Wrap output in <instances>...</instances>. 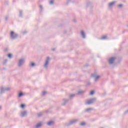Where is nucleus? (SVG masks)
<instances>
[{"label": "nucleus", "mask_w": 128, "mask_h": 128, "mask_svg": "<svg viewBox=\"0 0 128 128\" xmlns=\"http://www.w3.org/2000/svg\"><path fill=\"white\" fill-rule=\"evenodd\" d=\"M0 110H2V106H0Z\"/></svg>", "instance_id": "nucleus-43"}, {"label": "nucleus", "mask_w": 128, "mask_h": 128, "mask_svg": "<svg viewBox=\"0 0 128 128\" xmlns=\"http://www.w3.org/2000/svg\"><path fill=\"white\" fill-rule=\"evenodd\" d=\"M24 62H25L24 58H20L18 62V68H21V66H22V64H24Z\"/></svg>", "instance_id": "nucleus-6"}, {"label": "nucleus", "mask_w": 128, "mask_h": 128, "mask_svg": "<svg viewBox=\"0 0 128 128\" xmlns=\"http://www.w3.org/2000/svg\"><path fill=\"white\" fill-rule=\"evenodd\" d=\"M40 10H43L42 6L40 5Z\"/></svg>", "instance_id": "nucleus-37"}, {"label": "nucleus", "mask_w": 128, "mask_h": 128, "mask_svg": "<svg viewBox=\"0 0 128 128\" xmlns=\"http://www.w3.org/2000/svg\"><path fill=\"white\" fill-rule=\"evenodd\" d=\"M86 66H88V65H86Z\"/></svg>", "instance_id": "nucleus-44"}, {"label": "nucleus", "mask_w": 128, "mask_h": 128, "mask_svg": "<svg viewBox=\"0 0 128 128\" xmlns=\"http://www.w3.org/2000/svg\"><path fill=\"white\" fill-rule=\"evenodd\" d=\"M42 123H38L35 126V128H40L42 127Z\"/></svg>", "instance_id": "nucleus-19"}, {"label": "nucleus", "mask_w": 128, "mask_h": 128, "mask_svg": "<svg viewBox=\"0 0 128 128\" xmlns=\"http://www.w3.org/2000/svg\"><path fill=\"white\" fill-rule=\"evenodd\" d=\"M8 62V59H6L4 60L3 64H6Z\"/></svg>", "instance_id": "nucleus-28"}, {"label": "nucleus", "mask_w": 128, "mask_h": 128, "mask_svg": "<svg viewBox=\"0 0 128 128\" xmlns=\"http://www.w3.org/2000/svg\"><path fill=\"white\" fill-rule=\"evenodd\" d=\"M30 66H32V67L36 66V63H34V62H32V63H31Z\"/></svg>", "instance_id": "nucleus-31"}, {"label": "nucleus", "mask_w": 128, "mask_h": 128, "mask_svg": "<svg viewBox=\"0 0 128 128\" xmlns=\"http://www.w3.org/2000/svg\"><path fill=\"white\" fill-rule=\"evenodd\" d=\"M50 56H48L46 58V60H45V62L44 64V68L45 70H48V65L50 64Z\"/></svg>", "instance_id": "nucleus-3"}, {"label": "nucleus", "mask_w": 128, "mask_h": 128, "mask_svg": "<svg viewBox=\"0 0 128 128\" xmlns=\"http://www.w3.org/2000/svg\"><path fill=\"white\" fill-rule=\"evenodd\" d=\"M12 55L11 54H8V58H12Z\"/></svg>", "instance_id": "nucleus-33"}, {"label": "nucleus", "mask_w": 128, "mask_h": 128, "mask_svg": "<svg viewBox=\"0 0 128 128\" xmlns=\"http://www.w3.org/2000/svg\"><path fill=\"white\" fill-rule=\"evenodd\" d=\"M116 60V57H111L108 60V63L110 64H114V60Z\"/></svg>", "instance_id": "nucleus-8"}, {"label": "nucleus", "mask_w": 128, "mask_h": 128, "mask_svg": "<svg viewBox=\"0 0 128 128\" xmlns=\"http://www.w3.org/2000/svg\"><path fill=\"white\" fill-rule=\"evenodd\" d=\"M92 110H94L92 108H88L84 110V112H90Z\"/></svg>", "instance_id": "nucleus-14"}, {"label": "nucleus", "mask_w": 128, "mask_h": 128, "mask_svg": "<svg viewBox=\"0 0 128 128\" xmlns=\"http://www.w3.org/2000/svg\"><path fill=\"white\" fill-rule=\"evenodd\" d=\"M116 2V1L112 2L108 4V8H112L114 6Z\"/></svg>", "instance_id": "nucleus-11"}, {"label": "nucleus", "mask_w": 128, "mask_h": 128, "mask_svg": "<svg viewBox=\"0 0 128 128\" xmlns=\"http://www.w3.org/2000/svg\"><path fill=\"white\" fill-rule=\"evenodd\" d=\"M22 96H24V94L22 93V92H20L18 94V98H22Z\"/></svg>", "instance_id": "nucleus-21"}, {"label": "nucleus", "mask_w": 128, "mask_h": 128, "mask_svg": "<svg viewBox=\"0 0 128 128\" xmlns=\"http://www.w3.org/2000/svg\"><path fill=\"white\" fill-rule=\"evenodd\" d=\"M94 4L90 0H88L86 2L85 8H90Z\"/></svg>", "instance_id": "nucleus-7"}, {"label": "nucleus", "mask_w": 128, "mask_h": 128, "mask_svg": "<svg viewBox=\"0 0 128 128\" xmlns=\"http://www.w3.org/2000/svg\"><path fill=\"white\" fill-rule=\"evenodd\" d=\"M8 18H10V17H8V16H6L5 17V20H6V22H8Z\"/></svg>", "instance_id": "nucleus-30"}, {"label": "nucleus", "mask_w": 128, "mask_h": 128, "mask_svg": "<svg viewBox=\"0 0 128 128\" xmlns=\"http://www.w3.org/2000/svg\"><path fill=\"white\" fill-rule=\"evenodd\" d=\"M28 115V112L27 111H23L21 112V116L22 118H24V116H26Z\"/></svg>", "instance_id": "nucleus-12"}, {"label": "nucleus", "mask_w": 128, "mask_h": 128, "mask_svg": "<svg viewBox=\"0 0 128 128\" xmlns=\"http://www.w3.org/2000/svg\"><path fill=\"white\" fill-rule=\"evenodd\" d=\"M54 121H49L47 123V126H54Z\"/></svg>", "instance_id": "nucleus-13"}, {"label": "nucleus", "mask_w": 128, "mask_h": 128, "mask_svg": "<svg viewBox=\"0 0 128 128\" xmlns=\"http://www.w3.org/2000/svg\"><path fill=\"white\" fill-rule=\"evenodd\" d=\"M85 92L84 90H80L78 91V94L80 95V94H84Z\"/></svg>", "instance_id": "nucleus-16"}, {"label": "nucleus", "mask_w": 128, "mask_h": 128, "mask_svg": "<svg viewBox=\"0 0 128 128\" xmlns=\"http://www.w3.org/2000/svg\"><path fill=\"white\" fill-rule=\"evenodd\" d=\"M20 17L22 18V10H20Z\"/></svg>", "instance_id": "nucleus-24"}, {"label": "nucleus", "mask_w": 128, "mask_h": 128, "mask_svg": "<svg viewBox=\"0 0 128 128\" xmlns=\"http://www.w3.org/2000/svg\"><path fill=\"white\" fill-rule=\"evenodd\" d=\"M42 116V112H40V113L38 114V118H40V116Z\"/></svg>", "instance_id": "nucleus-25"}, {"label": "nucleus", "mask_w": 128, "mask_h": 128, "mask_svg": "<svg viewBox=\"0 0 128 128\" xmlns=\"http://www.w3.org/2000/svg\"><path fill=\"white\" fill-rule=\"evenodd\" d=\"M67 32L68 31L66 30H64V34H66Z\"/></svg>", "instance_id": "nucleus-41"}, {"label": "nucleus", "mask_w": 128, "mask_h": 128, "mask_svg": "<svg viewBox=\"0 0 128 128\" xmlns=\"http://www.w3.org/2000/svg\"><path fill=\"white\" fill-rule=\"evenodd\" d=\"M80 36L81 38H83L84 40H86V33L84 32V30H82L80 31Z\"/></svg>", "instance_id": "nucleus-10"}, {"label": "nucleus", "mask_w": 128, "mask_h": 128, "mask_svg": "<svg viewBox=\"0 0 128 128\" xmlns=\"http://www.w3.org/2000/svg\"><path fill=\"white\" fill-rule=\"evenodd\" d=\"M10 38L11 40H16L18 38V34L14 32V31H12L10 33Z\"/></svg>", "instance_id": "nucleus-4"}, {"label": "nucleus", "mask_w": 128, "mask_h": 128, "mask_svg": "<svg viewBox=\"0 0 128 128\" xmlns=\"http://www.w3.org/2000/svg\"><path fill=\"white\" fill-rule=\"evenodd\" d=\"M46 92L44 91L42 92V96H46Z\"/></svg>", "instance_id": "nucleus-32"}, {"label": "nucleus", "mask_w": 128, "mask_h": 128, "mask_svg": "<svg viewBox=\"0 0 128 128\" xmlns=\"http://www.w3.org/2000/svg\"><path fill=\"white\" fill-rule=\"evenodd\" d=\"M89 10L90 14H92L94 12V6L89 8Z\"/></svg>", "instance_id": "nucleus-18"}, {"label": "nucleus", "mask_w": 128, "mask_h": 128, "mask_svg": "<svg viewBox=\"0 0 128 128\" xmlns=\"http://www.w3.org/2000/svg\"><path fill=\"white\" fill-rule=\"evenodd\" d=\"M55 50H56V48H54L52 49V52H54Z\"/></svg>", "instance_id": "nucleus-38"}, {"label": "nucleus", "mask_w": 128, "mask_h": 128, "mask_svg": "<svg viewBox=\"0 0 128 128\" xmlns=\"http://www.w3.org/2000/svg\"><path fill=\"white\" fill-rule=\"evenodd\" d=\"M97 76H98V73L96 72H95L93 74H92V78H94Z\"/></svg>", "instance_id": "nucleus-20"}, {"label": "nucleus", "mask_w": 128, "mask_h": 128, "mask_svg": "<svg viewBox=\"0 0 128 128\" xmlns=\"http://www.w3.org/2000/svg\"><path fill=\"white\" fill-rule=\"evenodd\" d=\"M20 108H24V104H21Z\"/></svg>", "instance_id": "nucleus-36"}, {"label": "nucleus", "mask_w": 128, "mask_h": 128, "mask_svg": "<svg viewBox=\"0 0 128 128\" xmlns=\"http://www.w3.org/2000/svg\"><path fill=\"white\" fill-rule=\"evenodd\" d=\"M100 78V76L97 75L95 78H94V82H98V80H99Z\"/></svg>", "instance_id": "nucleus-17"}, {"label": "nucleus", "mask_w": 128, "mask_h": 128, "mask_svg": "<svg viewBox=\"0 0 128 128\" xmlns=\"http://www.w3.org/2000/svg\"><path fill=\"white\" fill-rule=\"evenodd\" d=\"M76 96L75 94H72L70 95V100H72V98H74Z\"/></svg>", "instance_id": "nucleus-23"}, {"label": "nucleus", "mask_w": 128, "mask_h": 128, "mask_svg": "<svg viewBox=\"0 0 128 128\" xmlns=\"http://www.w3.org/2000/svg\"><path fill=\"white\" fill-rule=\"evenodd\" d=\"M100 40H108V36L104 35L102 36L100 38Z\"/></svg>", "instance_id": "nucleus-15"}, {"label": "nucleus", "mask_w": 128, "mask_h": 128, "mask_svg": "<svg viewBox=\"0 0 128 128\" xmlns=\"http://www.w3.org/2000/svg\"><path fill=\"white\" fill-rule=\"evenodd\" d=\"M50 4H54V0H51L50 2Z\"/></svg>", "instance_id": "nucleus-35"}, {"label": "nucleus", "mask_w": 128, "mask_h": 128, "mask_svg": "<svg viewBox=\"0 0 128 128\" xmlns=\"http://www.w3.org/2000/svg\"><path fill=\"white\" fill-rule=\"evenodd\" d=\"M117 7L118 8H124V4H120L118 5Z\"/></svg>", "instance_id": "nucleus-22"}, {"label": "nucleus", "mask_w": 128, "mask_h": 128, "mask_svg": "<svg viewBox=\"0 0 128 128\" xmlns=\"http://www.w3.org/2000/svg\"><path fill=\"white\" fill-rule=\"evenodd\" d=\"M62 101L63 102L61 104V106H65L68 102H70V99H66V98H64L62 100Z\"/></svg>", "instance_id": "nucleus-9"}, {"label": "nucleus", "mask_w": 128, "mask_h": 128, "mask_svg": "<svg viewBox=\"0 0 128 128\" xmlns=\"http://www.w3.org/2000/svg\"><path fill=\"white\" fill-rule=\"evenodd\" d=\"M73 22H75V23L78 22H77L76 20H73Z\"/></svg>", "instance_id": "nucleus-39"}, {"label": "nucleus", "mask_w": 128, "mask_h": 128, "mask_svg": "<svg viewBox=\"0 0 128 128\" xmlns=\"http://www.w3.org/2000/svg\"><path fill=\"white\" fill-rule=\"evenodd\" d=\"M86 124V122H82L80 124V126H84Z\"/></svg>", "instance_id": "nucleus-29"}, {"label": "nucleus", "mask_w": 128, "mask_h": 128, "mask_svg": "<svg viewBox=\"0 0 128 128\" xmlns=\"http://www.w3.org/2000/svg\"><path fill=\"white\" fill-rule=\"evenodd\" d=\"M70 2H74L73 1H72V0H67V2L66 4H70Z\"/></svg>", "instance_id": "nucleus-27"}, {"label": "nucleus", "mask_w": 128, "mask_h": 128, "mask_svg": "<svg viewBox=\"0 0 128 128\" xmlns=\"http://www.w3.org/2000/svg\"><path fill=\"white\" fill-rule=\"evenodd\" d=\"M90 96H94V90H92L90 94Z\"/></svg>", "instance_id": "nucleus-26"}, {"label": "nucleus", "mask_w": 128, "mask_h": 128, "mask_svg": "<svg viewBox=\"0 0 128 128\" xmlns=\"http://www.w3.org/2000/svg\"><path fill=\"white\" fill-rule=\"evenodd\" d=\"M26 34H28V31H24L22 32V34L24 35Z\"/></svg>", "instance_id": "nucleus-34"}, {"label": "nucleus", "mask_w": 128, "mask_h": 128, "mask_svg": "<svg viewBox=\"0 0 128 128\" xmlns=\"http://www.w3.org/2000/svg\"><path fill=\"white\" fill-rule=\"evenodd\" d=\"M5 50H6V52H8V48H6V49Z\"/></svg>", "instance_id": "nucleus-42"}, {"label": "nucleus", "mask_w": 128, "mask_h": 128, "mask_svg": "<svg viewBox=\"0 0 128 128\" xmlns=\"http://www.w3.org/2000/svg\"><path fill=\"white\" fill-rule=\"evenodd\" d=\"M78 121V119H74L73 120H71L68 122L66 123L65 126H72V124H76Z\"/></svg>", "instance_id": "nucleus-5"}, {"label": "nucleus", "mask_w": 128, "mask_h": 128, "mask_svg": "<svg viewBox=\"0 0 128 128\" xmlns=\"http://www.w3.org/2000/svg\"><path fill=\"white\" fill-rule=\"evenodd\" d=\"M10 88L9 87L5 88L4 86H1L0 87V94H4L6 92H10Z\"/></svg>", "instance_id": "nucleus-2"}, {"label": "nucleus", "mask_w": 128, "mask_h": 128, "mask_svg": "<svg viewBox=\"0 0 128 128\" xmlns=\"http://www.w3.org/2000/svg\"><path fill=\"white\" fill-rule=\"evenodd\" d=\"M96 102V98H94L86 100L85 102V104L86 106H90V104H94Z\"/></svg>", "instance_id": "nucleus-1"}, {"label": "nucleus", "mask_w": 128, "mask_h": 128, "mask_svg": "<svg viewBox=\"0 0 128 128\" xmlns=\"http://www.w3.org/2000/svg\"><path fill=\"white\" fill-rule=\"evenodd\" d=\"M90 84H91L90 82H88V86H90Z\"/></svg>", "instance_id": "nucleus-40"}]
</instances>
